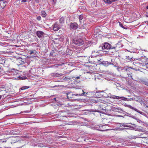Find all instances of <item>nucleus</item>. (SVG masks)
I'll list each match as a JSON object with an SVG mask.
<instances>
[{
	"instance_id": "4c0bfd02",
	"label": "nucleus",
	"mask_w": 148,
	"mask_h": 148,
	"mask_svg": "<svg viewBox=\"0 0 148 148\" xmlns=\"http://www.w3.org/2000/svg\"><path fill=\"white\" fill-rule=\"evenodd\" d=\"M107 121V119H103V122H105L106 121Z\"/></svg>"
},
{
	"instance_id": "603ef678",
	"label": "nucleus",
	"mask_w": 148,
	"mask_h": 148,
	"mask_svg": "<svg viewBox=\"0 0 148 148\" xmlns=\"http://www.w3.org/2000/svg\"><path fill=\"white\" fill-rule=\"evenodd\" d=\"M75 95V96H77V95H78L77 94H76V95Z\"/></svg>"
},
{
	"instance_id": "473e14b6",
	"label": "nucleus",
	"mask_w": 148,
	"mask_h": 148,
	"mask_svg": "<svg viewBox=\"0 0 148 148\" xmlns=\"http://www.w3.org/2000/svg\"><path fill=\"white\" fill-rule=\"evenodd\" d=\"M37 19L38 21H40L41 19V17L40 16H38L37 17Z\"/></svg>"
},
{
	"instance_id": "8fccbe9b",
	"label": "nucleus",
	"mask_w": 148,
	"mask_h": 148,
	"mask_svg": "<svg viewBox=\"0 0 148 148\" xmlns=\"http://www.w3.org/2000/svg\"><path fill=\"white\" fill-rule=\"evenodd\" d=\"M90 92H91V93H94V92H89V93H90Z\"/></svg>"
},
{
	"instance_id": "423d86ee",
	"label": "nucleus",
	"mask_w": 148,
	"mask_h": 148,
	"mask_svg": "<svg viewBox=\"0 0 148 148\" xmlns=\"http://www.w3.org/2000/svg\"><path fill=\"white\" fill-rule=\"evenodd\" d=\"M6 1L3 0H0V8L3 9L6 5Z\"/></svg>"
},
{
	"instance_id": "a19ab883",
	"label": "nucleus",
	"mask_w": 148,
	"mask_h": 148,
	"mask_svg": "<svg viewBox=\"0 0 148 148\" xmlns=\"http://www.w3.org/2000/svg\"><path fill=\"white\" fill-rule=\"evenodd\" d=\"M133 100V98H130V99H128V100H127L128 101H131V100Z\"/></svg>"
},
{
	"instance_id": "6e6552de",
	"label": "nucleus",
	"mask_w": 148,
	"mask_h": 148,
	"mask_svg": "<svg viewBox=\"0 0 148 148\" xmlns=\"http://www.w3.org/2000/svg\"><path fill=\"white\" fill-rule=\"evenodd\" d=\"M123 46V45L122 44L121 42H119L116 44V46L115 47H112V49H115L117 48H119L120 47H122Z\"/></svg>"
},
{
	"instance_id": "f8f14e48",
	"label": "nucleus",
	"mask_w": 148,
	"mask_h": 148,
	"mask_svg": "<svg viewBox=\"0 0 148 148\" xmlns=\"http://www.w3.org/2000/svg\"><path fill=\"white\" fill-rule=\"evenodd\" d=\"M91 57H96L97 56H99V54L97 52H95V51H92Z\"/></svg>"
},
{
	"instance_id": "393cba45",
	"label": "nucleus",
	"mask_w": 148,
	"mask_h": 148,
	"mask_svg": "<svg viewBox=\"0 0 148 148\" xmlns=\"http://www.w3.org/2000/svg\"><path fill=\"white\" fill-rule=\"evenodd\" d=\"M26 77H21L19 76L17 77V80H19V79L22 80V79H26Z\"/></svg>"
},
{
	"instance_id": "e433bc0d",
	"label": "nucleus",
	"mask_w": 148,
	"mask_h": 148,
	"mask_svg": "<svg viewBox=\"0 0 148 148\" xmlns=\"http://www.w3.org/2000/svg\"><path fill=\"white\" fill-rule=\"evenodd\" d=\"M60 41H63L64 40V38H60Z\"/></svg>"
},
{
	"instance_id": "0eeeda50",
	"label": "nucleus",
	"mask_w": 148,
	"mask_h": 148,
	"mask_svg": "<svg viewBox=\"0 0 148 148\" xmlns=\"http://www.w3.org/2000/svg\"><path fill=\"white\" fill-rule=\"evenodd\" d=\"M36 34L39 38H42L44 34V33L42 31H37L36 32Z\"/></svg>"
},
{
	"instance_id": "5701e85b",
	"label": "nucleus",
	"mask_w": 148,
	"mask_h": 148,
	"mask_svg": "<svg viewBox=\"0 0 148 148\" xmlns=\"http://www.w3.org/2000/svg\"><path fill=\"white\" fill-rule=\"evenodd\" d=\"M62 74H59L58 73H55L53 74V75L54 76L59 77L60 76L62 75Z\"/></svg>"
},
{
	"instance_id": "f704fd0d",
	"label": "nucleus",
	"mask_w": 148,
	"mask_h": 148,
	"mask_svg": "<svg viewBox=\"0 0 148 148\" xmlns=\"http://www.w3.org/2000/svg\"><path fill=\"white\" fill-rule=\"evenodd\" d=\"M27 0H21V3L25 2L27 1Z\"/></svg>"
},
{
	"instance_id": "b1692460",
	"label": "nucleus",
	"mask_w": 148,
	"mask_h": 148,
	"mask_svg": "<svg viewBox=\"0 0 148 148\" xmlns=\"http://www.w3.org/2000/svg\"><path fill=\"white\" fill-rule=\"evenodd\" d=\"M132 57L127 56H126L125 59L129 60H131L132 59Z\"/></svg>"
},
{
	"instance_id": "c756f323",
	"label": "nucleus",
	"mask_w": 148,
	"mask_h": 148,
	"mask_svg": "<svg viewBox=\"0 0 148 148\" xmlns=\"http://www.w3.org/2000/svg\"><path fill=\"white\" fill-rule=\"evenodd\" d=\"M64 80H69L70 79V78L68 77H66L64 78Z\"/></svg>"
},
{
	"instance_id": "dca6fc26",
	"label": "nucleus",
	"mask_w": 148,
	"mask_h": 148,
	"mask_svg": "<svg viewBox=\"0 0 148 148\" xmlns=\"http://www.w3.org/2000/svg\"><path fill=\"white\" fill-rule=\"evenodd\" d=\"M106 3L108 4H110L112 3L115 1L114 0H103Z\"/></svg>"
},
{
	"instance_id": "ddd939ff",
	"label": "nucleus",
	"mask_w": 148,
	"mask_h": 148,
	"mask_svg": "<svg viewBox=\"0 0 148 148\" xmlns=\"http://www.w3.org/2000/svg\"><path fill=\"white\" fill-rule=\"evenodd\" d=\"M128 107L130 109H131L132 110H135V111L138 112L139 113H140L141 114H142L143 112H142L139 111L137 109L132 107V106H131L130 105H128Z\"/></svg>"
},
{
	"instance_id": "aec40b11",
	"label": "nucleus",
	"mask_w": 148,
	"mask_h": 148,
	"mask_svg": "<svg viewBox=\"0 0 148 148\" xmlns=\"http://www.w3.org/2000/svg\"><path fill=\"white\" fill-rule=\"evenodd\" d=\"M64 17H62L60 18L59 19V22L60 23H64Z\"/></svg>"
},
{
	"instance_id": "a878e982",
	"label": "nucleus",
	"mask_w": 148,
	"mask_h": 148,
	"mask_svg": "<svg viewBox=\"0 0 148 148\" xmlns=\"http://www.w3.org/2000/svg\"><path fill=\"white\" fill-rule=\"evenodd\" d=\"M142 102L143 103V105L144 107H147V108L148 107V104L147 103H146L145 102Z\"/></svg>"
},
{
	"instance_id": "c03bdc74",
	"label": "nucleus",
	"mask_w": 148,
	"mask_h": 148,
	"mask_svg": "<svg viewBox=\"0 0 148 148\" xmlns=\"http://www.w3.org/2000/svg\"><path fill=\"white\" fill-rule=\"evenodd\" d=\"M122 27L123 28V29H126L125 28V27H124V26H122Z\"/></svg>"
},
{
	"instance_id": "09e8293b",
	"label": "nucleus",
	"mask_w": 148,
	"mask_h": 148,
	"mask_svg": "<svg viewBox=\"0 0 148 148\" xmlns=\"http://www.w3.org/2000/svg\"><path fill=\"white\" fill-rule=\"evenodd\" d=\"M127 74L128 75V77H130V76H129V75H130V73H129V74H128V73H127Z\"/></svg>"
},
{
	"instance_id": "79ce46f5",
	"label": "nucleus",
	"mask_w": 148,
	"mask_h": 148,
	"mask_svg": "<svg viewBox=\"0 0 148 148\" xmlns=\"http://www.w3.org/2000/svg\"><path fill=\"white\" fill-rule=\"evenodd\" d=\"M0 13L1 14L3 12V10H0Z\"/></svg>"
},
{
	"instance_id": "9b49d317",
	"label": "nucleus",
	"mask_w": 148,
	"mask_h": 148,
	"mask_svg": "<svg viewBox=\"0 0 148 148\" xmlns=\"http://www.w3.org/2000/svg\"><path fill=\"white\" fill-rule=\"evenodd\" d=\"M143 135H144L143 133H140L139 134H138L136 135V136H134L133 137V138L135 139L136 138H146L147 137V136H143V137H142V136Z\"/></svg>"
},
{
	"instance_id": "c85d7f7f",
	"label": "nucleus",
	"mask_w": 148,
	"mask_h": 148,
	"mask_svg": "<svg viewBox=\"0 0 148 148\" xmlns=\"http://www.w3.org/2000/svg\"><path fill=\"white\" fill-rule=\"evenodd\" d=\"M135 119L139 123H143L142 121L141 120H140L138 119L137 118H135Z\"/></svg>"
},
{
	"instance_id": "13d9d810",
	"label": "nucleus",
	"mask_w": 148,
	"mask_h": 148,
	"mask_svg": "<svg viewBox=\"0 0 148 148\" xmlns=\"http://www.w3.org/2000/svg\"><path fill=\"white\" fill-rule=\"evenodd\" d=\"M147 64H148V63H147Z\"/></svg>"
},
{
	"instance_id": "72a5a7b5",
	"label": "nucleus",
	"mask_w": 148,
	"mask_h": 148,
	"mask_svg": "<svg viewBox=\"0 0 148 148\" xmlns=\"http://www.w3.org/2000/svg\"><path fill=\"white\" fill-rule=\"evenodd\" d=\"M79 78H80L79 77V76L77 77H73V78H74L73 79L74 80L75 79H79Z\"/></svg>"
},
{
	"instance_id": "f257e3e1",
	"label": "nucleus",
	"mask_w": 148,
	"mask_h": 148,
	"mask_svg": "<svg viewBox=\"0 0 148 148\" xmlns=\"http://www.w3.org/2000/svg\"><path fill=\"white\" fill-rule=\"evenodd\" d=\"M73 43L77 45H82L84 43V42L81 38H74L72 40Z\"/></svg>"
},
{
	"instance_id": "37998d69",
	"label": "nucleus",
	"mask_w": 148,
	"mask_h": 148,
	"mask_svg": "<svg viewBox=\"0 0 148 148\" xmlns=\"http://www.w3.org/2000/svg\"><path fill=\"white\" fill-rule=\"evenodd\" d=\"M122 27L123 28V29H126L125 28V27H124V26H122Z\"/></svg>"
},
{
	"instance_id": "5fc2aeb1",
	"label": "nucleus",
	"mask_w": 148,
	"mask_h": 148,
	"mask_svg": "<svg viewBox=\"0 0 148 148\" xmlns=\"http://www.w3.org/2000/svg\"><path fill=\"white\" fill-rule=\"evenodd\" d=\"M130 77H132V76H131V75H130Z\"/></svg>"
},
{
	"instance_id": "412c9836",
	"label": "nucleus",
	"mask_w": 148,
	"mask_h": 148,
	"mask_svg": "<svg viewBox=\"0 0 148 148\" xmlns=\"http://www.w3.org/2000/svg\"><path fill=\"white\" fill-rule=\"evenodd\" d=\"M6 140L5 139H1L0 140V148H2L1 147V144L3 142H5Z\"/></svg>"
},
{
	"instance_id": "f03ea898",
	"label": "nucleus",
	"mask_w": 148,
	"mask_h": 148,
	"mask_svg": "<svg viewBox=\"0 0 148 148\" xmlns=\"http://www.w3.org/2000/svg\"><path fill=\"white\" fill-rule=\"evenodd\" d=\"M107 125L106 124H105V125H100L99 126H97L96 127V129L97 130L101 131H106L108 130V129L106 128L105 126Z\"/></svg>"
},
{
	"instance_id": "4468645a",
	"label": "nucleus",
	"mask_w": 148,
	"mask_h": 148,
	"mask_svg": "<svg viewBox=\"0 0 148 148\" xmlns=\"http://www.w3.org/2000/svg\"><path fill=\"white\" fill-rule=\"evenodd\" d=\"M134 126L136 127L135 129L136 130H137L139 132H143L144 129L141 127H139L138 126H136V125H134Z\"/></svg>"
},
{
	"instance_id": "1a4fd4ad",
	"label": "nucleus",
	"mask_w": 148,
	"mask_h": 148,
	"mask_svg": "<svg viewBox=\"0 0 148 148\" xmlns=\"http://www.w3.org/2000/svg\"><path fill=\"white\" fill-rule=\"evenodd\" d=\"M101 64L102 65L105 66H108L110 64L113 65V64L111 62H109L107 61H103L102 62Z\"/></svg>"
},
{
	"instance_id": "7ed1b4c3",
	"label": "nucleus",
	"mask_w": 148,
	"mask_h": 148,
	"mask_svg": "<svg viewBox=\"0 0 148 148\" xmlns=\"http://www.w3.org/2000/svg\"><path fill=\"white\" fill-rule=\"evenodd\" d=\"M110 44L108 42H105L103 44L102 46V48L103 49H112Z\"/></svg>"
},
{
	"instance_id": "ea45409f",
	"label": "nucleus",
	"mask_w": 148,
	"mask_h": 148,
	"mask_svg": "<svg viewBox=\"0 0 148 148\" xmlns=\"http://www.w3.org/2000/svg\"><path fill=\"white\" fill-rule=\"evenodd\" d=\"M30 54H32L33 53V51H30Z\"/></svg>"
},
{
	"instance_id": "f3484780",
	"label": "nucleus",
	"mask_w": 148,
	"mask_h": 148,
	"mask_svg": "<svg viewBox=\"0 0 148 148\" xmlns=\"http://www.w3.org/2000/svg\"><path fill=\"white\" fill-rule=\"evenodd\" d=\"M124 124H123L122 123H119L118 125V127H117L116 128H115L114 129V130H117L119 129H121L119 127H121V126H123V125Z\"/></svg>"
},
{
	"instance_id": "49530a36",
	"label": "nucleus",
	"mask_w": 148,
	"mask_h": 148,
	"mask_svg": "<svg viewBox=\"0 0 148 148\" xmlns=\"http://www.w3.org/2000/svg\"><path fill=\"white\" fill-rule=\"evenodd\" d=\"M1 97H2V96L0 95V99H1Z\"/></svg>"
},
{
	"instance_id": "a18cd8bd",
	"label": "nucleus",
	"mask_w": 148,
	"mask_h": 148,
	"mask_svg": "<svg viewBox=\"0 0 148 148\" xmlns=\"http://www.w3.org/2000/svg\"><path fill=\"white\" fill-rule=\"evenodd\" d=\"M128 105H125V107H128Z\"/></svg>"
},
{
	"instance_id": "c9c22d12",
	"label": "nucleus",
	"mask_w": 148,
	"mask_h": 148,
	"mask_svg": "<svg viewBox=\"0 0 148 148\" xmlns=\"http://www.w3.org/2000/svg\"><path fill=\"white\" fill-rule=\"evenodd\" d=\"M119 22V24L120 26L121 27H122V26H123V25H122V24H121V23L120 22Z\"/></svg>"
},
{
	"instance_id": "9d476101",
	"label": "nucleus",
	"mask_w": 148,
	"mask_h": 148,
	"mask_svg": "<svg viewBox=\"0 0 148 148\" xmlns=\"http://www.w3.org/2000/svg\"><path fill=\"white\" fill-rule=\"evenodd\" d=\"M60 29V27L57 23H55L53 25V30L55 31H57Z\"/></svg>"
},
{
	"instance_id": "3c124183",
	"label": "nucleus",
	"mask_w": 148,
	"mask_h": 148,
	"mask_svg": "<svg viewBox=\"0 0 148 148\" xmlns=\"http://www.w3.org/2000/svg\"><path fill=\"white\" fill-rule=\"evenodd\" d=\"M58 39V38H55V39H56V40H57V39Z\"/></svg>"
},
{
	"instance_id": "58836bf2",
	"label": "nucleus",
	"mask_w": 148,
	"mask_h": 148,
	"mask_svg": "<svg viewBox=\"0 0 148 148\" xmlns=\"http://www.w3.org/2000/svg\"><path fill=\"white\" fill-rule=\"evenodd\" d=\"M52 0L53 3L54 4H55L56 3V0Z\"/></svg>"
},
{
	"instance_id": "de8ad7c7",
	"label": "nucleus",
	"mask_w": 148,
	"mask_h": 148,
	"mask_svg": "<svg viewBox=\"0 0 148 148\" xmlns=\"http://www.w3.org/2000/svg\"><path fill=\"white\" fill-rule=\"evenodd\" d=\"M146 8L147 9H148V5L147 6Z\"/></svg>"
},
{
	"instance_id": "a211bd4d",
	"label": "nucleus",
	"mask_w": 148,
	"mask_h": 148,
	"mask_svg": "<svg viewBox=\"0 0 148 148\" xmlns=\"http://www.w3.org/2000/svg\"><path fill=\"white\" fill-rule=\"evenodd\" d=\"M83 92V93L82 94H79V95L80 96H86L88 95V94L89 93V92H86V93L83 90H82Z\"/></svg>"
},
{
	"instance_id": "6e6d98bb",
	"label": "nucleus",
	"mask_w": 148,
	"mask_h": 148,
	"mask_svg": "<svg viewBox=\"0 0 148 148\" xmlns=\"http://www.w3.org/2000/svg\"><path fill=\"white\" fill-rule=\"evenodd\" d=\"M125 70H126V71H127V69H126Z\"/></svg>"
},
{
	"instance_id": "4d7b16f0",
	"label": "nucleus",
	"mask_w": 148,
	"mask_h": 148,
	"mask_svg": "<svg viewBox=\"0 0 148 148\" xmlns=\"http://www.w3.org/2000/svg\"><path fill=\"white\" fill-rule=\"evenodd\" d=\"M144 136H143V135L142 136V137H143Z\"/></svg>"
},
{
	"instance_id": "2eb2a0df",
	"label": "nucleus",
	"mask_w": 148,
	"mask_h": 148,
	"mask_svg": "<svg viewBox=\"0 0 148 148\" xmlns=\"http://www.w3.org/2000/svg\"><path fill=\"white\" fill-rule=\"evenodd\" d=\"M147 59L146 58L145 56L142 57L141 58L138 59V60H140L142 62H144L146 61Z\"/></svg>"
},
{
	"instance_id": "7c9ffc66",
	"label": "nucleus",
	"mask_w": 148,
	"mask_h": 148,
	"mask_svg": "<svg viewBox=\"0 0 148 148\" xmlns=\"http://www.w3.org/2000/svg\"><path fill=\"white\" fill-rule=\"evenodd\" d=\"M143 84L148 86V82L147 81H144L143 82Z\"/></svg>"
},
{
	"instance_id": "4be33fe9",
	"label": "nucleus",
	"mask_w": 148,
	"mask_h": 148,
	"mask_svg": "<svg viewBox=\"0 0 148 148\" xmlns=\"http://www.w3.org/2000/svg\"><path fill=\"white\" fill-rule=\"evenodd\" d=\"M29 88V86H23L22 87L21 89V90H25L26 89H27Z\"/></svg>"
},
{
	"instance_id": "bb28decb",
	"label": "nucleus",
	"mask_w": 148,
	"mask_h": 148,
	"mask_svg": "<svg viewBox=\"0 0 148 148\" xmlns=\"http://www.w3.org/2000/svg\"><path fill=\"white\" fill-rule=\"evenodd\" d=\"M144 132V133H143L144 136H147V137L148 136V132H147V131H145L144 130V131L143 132Z\"/></svg>"
},
{
	"instance_id": "39448f33",
	"label": "nucleus",
	"mask_w": 148,
	"mask_h": 148,
	"mask_svg": "<svg viewBox=\"0 0 148 148\" xmlns=\"http://www.w3.org/2000/svg\"><path fill=\"white\" fill-rule=\"evenodd\" d=\"M107 96L108 97H110L111 98H112L113 99H127V98H126L123 97H120L119 96H115L112 97L113 96L110 93H109L107 95Z\"/></svg>"
},
{
	"instance_id": "cd10ccee",
	"label": "nucleus",
	"mask_w": 148,
	"mask_h": 148,
	"mask_svg": "<svg viewBox=\"0 0 148 148\" xmlns=\"http://www.w3.org/2000/svg\"><path fill=\"white\" fill-rule=\"evenodd\" d=\"M83 16L82 15H81L79 16V18L80 23L81 22V20L83 19Z\"/></svg>"
},
{
	"instance_id": "2f4dec72",
	"label": "nucleus",
	"mask_w": 148,
	"mask_h": 148,
	"mask_svg": "<svg viewBox=\"0 0 148 148\" xmlns=\"http://www.w3.org/2000/svg\"><path fill=\"white\" fill-rule=\"evenodd\" d=\"M95 101L96 103L100 102V99H97V100H95Z\"/></svg>"
},
{
	"instance_id": "864d4df0",
	"label": "nucleus",
	"mask_w": 148,
	"mask_h": 148,
	"mask_svg": "<svg viewBox=\"0 0 148 148\" xmlns=\"http://www.w3.org/2000/svg\"><path fill=\"white\" fill-rule=\"evenodd\" d=\"M64 64V63H62V64Z\"/></svg>"
},
{
	"instance_id": "20e7f679",
	"label": "nucleus",
	"mask_w": 148,
	"mask_h": 148,
	"mask_svg": "<svg viewBox=\"0 0 148 148\" xmlns=\"http://www.w3.org/2000/svg\"><path fill=\"white\" fill-rule=\"evenodd\" d=\"M78 25L76 23H71L70 25L71 29H76L78 27Z\"/></svg>"
},
{
	"instance_id": "6ab92c4d",
	"label": "nucleus",
	"mask_w": 148,
	"mask_h": 148,
	"mask_svg": "<svg viewBox=\"0 0 148 148\" xmlns=\"http://www.w3.org/2000/svg\"><path fill=\"white\" fill-rule=\"evenodd\" d=\"M41 14L42 16L43 17H45L46 16V12L44 11H41Z\"/></svg>"
}]
</instances>
